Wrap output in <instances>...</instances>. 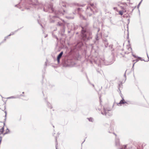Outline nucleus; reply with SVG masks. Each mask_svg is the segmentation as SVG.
Listing matches in <instances>:
<instances>
[{"label": "nucleus", "instance_id": "b1692460", "mask_svg": "<svg viewBox=\"0 0 149 149\" xmlns=\"http://www.w3.org/2000/svg\"><path fill=\"white\" fill-rule=\"evenodd\" d=\"M87 119L89 121L91 122H93V118L92 117L87 118Z\"/></svg>", "mask_w": 149, "mask_h": 149}, {"label": "nucleus", "instance_id": "69168bd1", "mask_svg": "<svg viewBox=\"0 0 149 149\" xmlns=\"http://www.w3.org/2000/svg\"><path fill=\"white\" fill-rule=\"evenodd\" d=\"M136 63V62H135L133 64V66H134V65Z\"/></svg>", "mask_w": 149, "mask_h": 149}, {"label": "nucleus", "instance_id": "412c9836", "mask_svg": "<svg viewBox=\"0 0 149 149\" xmlns=\"http://www.w3.org/2000/svg\"><path fill=\"white\" fill-rule=\"evenodd\" d=\"M10 132V130L8 128H7L6 130V131L4 133V135L7 134L9 133Z\"/></svg>", "mask_w": 149, "mask_h": 149}, {"label": "nucleus", "instance_id": "20e7f679", "mask_svg": "<svg viewBox=\"0 0 149 149\" xmlns=\"http://www.w3.org/2000/svg\"><path fill=\"white\" fill-rule=\"evenodd\" d=\"M113 63V62L112 61H111V62H107L104 60V58H103L100 61V63L98 64V65L99 67H101L102 64L107 65L111 64Z\"/></svg>", "mask_w": 149, "mask_h": 149}, {"label": "nucleus", "instance_id": "6ab92c4d", "mask_svg": "<svg viewBox=\"0 0 149 149\" xmlns=\"http://www.w3.org/2000/svg\"><path fill=\"white\" fill-rule=\"evenodd\" d=\"M5 118L4 119V122H3V125H5V122L6 121V117L7 113V111H5Z\"/></svg>", "mask_w": 149, "mask_h": 149}, {"label": "nucleus", "instance_id": "13d9d810", "mask_svg": "<svg viewBox=\"0 0 149 149\" xmlns=\"http://www.w3.org/2000/svg\"><path fill=\"white\" fill-rule=\"evenodd\" d=\"M146 145V144L145 143H143L142 145V146H145Z\"/></svg>", "mask_w": 149, "mask_h": 149}, {"label": "nucleus", "instance_id": "6e6d98bb", "mask_svg": "<svg viewBox=\"0 0 149 149\" xmlns=\"http://www.w3.org/2000/svg\"><path fill=\"white\" fill-rule=\"evenodd\" d=\"M135 61H136L135 62L136 63V62H138L139 61V60L138 59H136L135 60Z\"/></svg>", "mask_w": 149, "mask_h": 149}, {"label": "nucleus", "instance_id": "1a4fd4ad", "mask_svg": "<svg viewBox=\"0 0 149 149\" xmlns=\"http://www.w3.org/2000/svg\"><path fill=\"white\" fill-rule=\"evenodd\" d=\"M128 104V103L127 102L125 101V100L124 98H122V99L120 100V102L119 103H117V104L119 106V104Z\"/></svg>", "mask_w": 149, "mask_h": 149}, {"label": "nucleus", "instance_id": "0e129e2a", "mask_svg": "<svg viewBox=\"0 0 149 149\" xmlns=\"http://www.w3.org/2000/svg\"><path fill=\"white\" fill-rule=\"evenodd\" d=\"M134 8H133L132 9V11L131 12H132H132L133 11V10H134Z\"/></svg>", "mask_w": 149, "mask_h": 149}, {"label": "nucleus", "instance_id": "72a5a7b5", "mask_svg": "<svg viewBox=\"0 0 149 149\" xmlns=\"http://www.w3.org/2000/svg\"><path fill=\"white\" fill-rule=\"evenodd\" d=\"M130 19H127V22H128V24H127V27L128 28V24H129L130 23Z\"/></svg>", "mask_w": 149, "mask_h": 149}, {"label": "nucleus", "instance_id": "de8ad7c7", "mask_svg": "<svg viewBox=\"0 0 149 149\" xmlns=\"http://www.w3.org/2000/svg\"><path fill=\"white\" fill-rule=\"evenodd\" d=\"M8 36H8H6L5 37V38L6 39L8 38V37L9 36Z\"/></svg>", "mask_w": 149, "mask_h": 149}, {"label": "nucleus", "instance_id": "052dcab7", "mask_svg": "<svg viewBox=\"0 0 149 149\" xmlns=\"http://www.w3.org/2000/svg\"><path fill=\"white\" fill-rule=\"evenodd\" d=\"M89 9H90V10L91 11H93V10L92 9V8H89Z\"/></svg>", "mask_w": 149, "mask_h": 149}, {"label": "nucleus", "instance_id": "49530a36", "mask_svg": "<svg viewBox=\"0 0 149 149\" xmlns=\"http://www.w3.org/2000/svg\"><path fill=\"white\" fill-rule=\"evenodd\" d=\"M19 4H17L15 5V6L17 7H19Z\"/></svg>", "mask_w": 149, "mask_h": 149}, {"label": "nucleus", "instance_id": "393cba45", "mask_svg": "<svg viewBox=\"0 0 149 149\" xmlns=\"http://www.w3.org/2000/svg\"><path fill=\"white\" fill-rule=\"evenodd\" d=\"M118 13L119 15H122L123 14V11L122 10H120L118 11Z\"/></svg>", "mask_w": 149, "mask_h": 149}, {"label": "nucleus", "instance_id": "f03ea898", "mask_svg": "<svg viewBox=\"0 0 149 149\" xmlns=\"http://www.w3.org/2000/svg\"><path fill=\"white\" fill-rule=\"evenodd\" d=\"M62 64L63 67H72L75 64L72 60L68 59H62Z\"/></svg>", "mask_w": 149, "mask_h": 149}, {"label": "nucleus", "instance_id": "4c0bfd02", "mask_svg": "<svg viewBox=\"0 0 149 149\" xmlns=\"http://www.w3.org/2000/svg\"><path fill=\"white\" fill-rule=\"evenodd\" d=\"M113 9L114 10H115L116 11H118V10L116 7H113Z\"/></svg>", "mask_w": 149, "mask_h": 149}, {"label": "nucleus", "instance_id": "4468645a", "mask_svg": "<svg viewBox=\"0 0 149 149\" xmlns=\"http://www.w3.org/2000/svg\"><path fill=\"white\" fill-rule=\"evenodd\" d=\"M115 143L116 145V146H118L120 145V142L119 140L118 139H115Z\"/></svg>", "mask_w": 149, "mask_h": 149}, {"label": "nucleus", "instance_id": "a878e982", "mask_svg": "<svg viewBox=\"0 0 149 149\" xmlns=\"http://www.w3.org/2000/svg\"><path fill=\"white\" fill-rule=\"evenodd\" d=\"M123 18H126L130 17V15H129V14H128L127 15H123Z\"/></svg>", "mask_w": 149, "mask_h": 149}, {"label": "nucleus", "instance_id": "f257e3e1", "mask_svg": "<svg viewBox=\"0 0 149 149\" xmlns=\"http://www.w3.org/2000/svg\"><path fill=\"white\" fill-rule=\"evenodd\" d=\"M89 23L86 22L84 25H81V31L80 39L81 41L85 43L92 38V28L89 26Z\"/></svg>", "mask_w": 149, "mask_h": 149}, {"label": "nucleus", "instance_id": "2eb2a0df", "mask_svg": "<svg viewBox=\"0 0 149 149\" xmlns=\"http://www.w3.org/2000/svg\"><path fill=\"white\" fill-rule=\"evenodd\" d=\"M46 101L47 102V104L48 107L50 109H52V107L51 105V104L49 103L48 102H47V101Z\"/></svg>", "mask_w": 149, "mask_h": 149}, {"label": "nucleus", "instance_id": "4be33fe9", "mask_svg": "<svg viewBox=\"0 0 149 149\" xmlns=\"http://www.w3.org/2000/svg\"><path fill=\"white\" fill-rule=\"evenodd\" d=\"M86 77H87V80H88V82L90 84H91V85H92V86H93L94 87V85L93 84H92L91 83V82H90V81L89 80V79H88V77L87 76V74H86Z\"/></svg>", "mask_w": 149, "mask_h": 149}, {"label": "nucleus", "instance_id": "5701e85b", "mask_svg": "<svg viewBox=\"0 0 149 149\" xmlns=\"http://www.w3.org/2000/svg\"><path fill=\"white\" fill-rule=\"evenodd\" d=\"M81 10L82 8H78L77 9V11L79 15L80 14V13H79V12L81 11Z\"/></svg>", "mask_w": 149, "mask_h": 149}, {"label": "nucleus", "instance_id": "a19ab883", "mask_svg": "<svg viewBox=\"0 0 149 149\" xmlns=\"http://www.w3.org/2000/svg\"><path fill=\"white\" fill-rule=\"evenodd\" d=\"M112 46H113L112 45H109V47L110 48L112 49Z\"/></svg>", "mask_w": 149, "mask_h": 149}, {"label": "nucleus", "instance_id": "c03bdc74", "mask_svg": "<svg viewBox=\"0 0 149 149\" xmlns=\"http://www.w3.org/2000/svg\"><path fill=\"white\" fill-rule=\"evenodd\" d=\"M112 126V125H111V124H110V127H111V130H113V129L111 127Z\"/></svg>", "mask_w": 149, "mask_h": 149}, {"label": "nucleus", "instance_id": "5fc2aeb1", "mask_svg": "<svg viewBox=\"0 0 149 149\" xmlns=\"http://www.w3.org/2000/svg\"><path fill=\"white\" fill-rule=\"evenodd\" d=\"M6 38H4V39L2 41H4V42L5 41H6Z\"/></svg>", "mask_w": 149, "mask_h": 149}, {"label": "nucleus", "instance_id": "423d86ee", "mask_svg": "<svg viewBox=\"0 0 149 149\" xmlns=\"http://www.w3.org/2000/svg\"><path fill=\"white\" fill-rule=\"evenodd\" d=\"M133 146H132L129 145H123L122 147L118 149H130L132 148Z\"/></svg>", "mask_w": 149, "mask_h": 149}, {"label": "nucleus", "instance_id": "e2e57ef3", "mask_svg": "<svg viewBox=\"0 0 149 149\" xmlns=\"http://www.w3.org/2000/svg\"><path fill=\"white\" fill-rule=\"evenodd\" d=\"M129 12V10H127V14H128V12Z\"/></svg>", "mask_w": 149, "mask_h": 149}, {"label": "nucleus", "instance_id": "c9c22d12", "mask_svg": "<svg viewBox=\"0 0 149 149\" xmlns=\"http://www.w3.org/2000/svg\"><path fill=\"white\" fill-rule=\"evenodd\" d=\"M138 58H139L140 59V60L141 61H145V60L142 59L141 57H138Z\"/></svg>", "mask_w": 149, "mask_h": 149}, {"label": "nucleus", "instance_id": "4d7b16f0", "mask_svg": "<svg viewBox=\"0 0 149 149\" xmlns=\"http://www.w3.org/2000/svg\"><path fill=\"white\" fill-rule=\"evenodd\" d=\"M120 88H118V90H119V92H120V91H121L120 90Z\"/></svg>", "mask_w": 149, "mask_h": 149}, {"label": "nucleus", "instance_id": "c756f323", "mask_svg": "<svg viewBox=\"0 0 149 149\" xmlns=\"http://www.w3.org/2000/svg\"><path fill=\"white\" fill-rule=\"evenodd\" d=\"M143 0H141L140 2L139 3V4H138V5H137V8L139 9V7L141 4V3L142 1Z\"/></svg>", "mask_w": 149, "mask_h": 149}, {"label": "nucleus", "instance_id": "864d4df0", "mask_svg": "<svg viewBox=\"0 0 149 149\" xmlns=\"http://www.w3.org/2000/svg\"><path fill=\"white\" fill-rule=\"evenodd\" d=\"M134 66H132V70H134Z\"/></svg>", "mask_w": 149, "mask_h": 149}, {"label": "nucleus", "instance_id": "2f4dec72", "mask_svg": "<svg viewBox=\"0 0 149 149\" xmlns=\"http://www.w3.org/2000/svg\"><path fill=\"white\" fill-rule=\"evenodd\" d=\"M119 93L122 98H122H124V97H123V95L121 93V91H120V92H119Z\"/></svg>", "mask_w": 149, "mask_h": 149}, {"label": "nucleus", "instance_id": "a211bd4d", "mask_svg": "<svg viewBox=\"0 0 149 149\" xmlns=\"http://www.w3.org/2000/svg\"><path fill=\"white\" fill-rule=\"evenodd\" d=\"M49 5L48 6L47 8V9H45V8H44L43 9V10L44 12H48L50 8L49 7Z\"/></svg>", "mask_w": 149, "mask_h": 149}, {"label": "nucleus", "instance_id": "79ce46f5", "mask_svg": "<svg viewBox=\"0 0 149 149\" xmlns=\"http://www.w3.org/2000/svg\"><path fill=\"white\" fill-rule=\"evenodd\" d=\"M50 22L51 23H54V20H52V19H51L50 20Z\"/></svg>", "mask_w": 149, "mask_h": 149}, {"label": "nucleus", "instance_id": "9b49d317", "mask_svg": "<svg viewBox=\"0 0 149 149\" xmlns=\"http://www.w3.org/2000/svg\"><path fill=\"white\" fill-rule=\"evenodd\" d=\"M79 18L81 19L82 20H84L85 21H88V19L87 17H85L81 14H79Z\"/></svg>", "mask_w": 149, "mask_h": 149}, {"label": "nucleus", "instance_id": "cd10ccee", "mask_svg": "<svg viewBox=\"0 0 149 149\" xmlns=\"http://www.w3.org/2000/svg\"><path fill=\"white\" fill-rule=\"evenodd\" d=\"M131 52L132 53V56H133L135 58H138L139 56H136L134 54H133V52L132 51Z\"/></svg>", "mask_w": 149, "mask_h": 149}, {"label": "nucleus", "instance_id": "3c124183", "mask_svg": "<svg viewBox=\"0 0 149 149\" xmlns=\"http://www.w3.org/2000/svg\"><path fill=\"white\" fill-rule=\"evenodd\" d=\"M85 141V139L84 140V141H83V142L81 143V146H82V144L84 142V141Z\"/></svg>", "mask_w": 149, "mask_h": 149}, {"label": "nucleus", "instance_id": "ddd939ff", "mask_svg": "<svg viewBox=\"0 0 149 149\" xmlns=\"http://www.w3.org/2000/svg\"><path fill=\"white\" fill-rule=\"evenodd\" d=\"M101 113L102 115H105L106 116H107V109H105L104 108V111L103 112L102 111Z\"/></svg>", "mask_w": 149, "mask_h": 149}, {"label": "nucleus", "instance_id": "58836bf2", "mask_svg": "<svg viewBox=\"0 0 149 149\" xmlns=\"http://www.w3.org/2000/svg\"><path fill=\"white\" fill-rule=\"evenodd\" d=\"M126 70L125 71V72L124 73V76L125 78V80H126Z\"/></svg>", "mask_w": 149, "mask_h": 149}, {"label": "nucleus", "instance_id": "aec40b11", "mask_svg": "<svg viewBox=\"0 0 149 149\" xmlns=\"http://www.w3.org/2000/svg\"><path fill=\"white\" fill-rule=\"evenodd\" d=\"M52 35L53 38H56L57 40H58V37L56 35L54 34L53 32H52Z\"/></svg>", "mask_w": 149, "mask_h": 149}, {"label": "nucleus", "instance_id": "9d476101", "mask_svg": "<svg viewBox=\"0 0 149 149\" xmlns=\"http://www.w3.org/2000/svg\"><path fill=\"white\" fill-rule=\"evenodd\" d=\"M103 42L104 44L105 48H107L108 47L109 43L107 40L106 38H104L103 39Z\"/></svg>", "mask_w": 149, "mask_h": 149}, {"label": "nucleus", "instance_id": "774afa93", "mask_svg": "<svg viewBox=\"0 0 149 149\" xmlns=\"http://www.w3.org/2000/svg\"><path fill=\"white\" fill-rule=\"evenodd\" d=\"M100 97H99V99H100V100L101 101V98H100Z\"/></svg>", "mask_w": 149, "mask_h": 149}, {"label": "nucleus", "instance_id": "603ef678", "mask_svg": "<svg viewBox=\"0 0 149 149\" xmlns=\"http://www.w3.org/2000/svg\"><path fill=\"white\" fill-rule=\"evenodd\" d=\"M84 71V68H82V70H81V72H83Z\"/></svg>", "mask_w": 149, "mask_h": 149}, {"label": "nucleus", "instance_id": "bf43d9fd", "mask_svg": "<svg viewBox=\"0 0 149 149\" xmlns=\"http://www.w3.org/2000/svg\"><path fill=\"white\" fill-rule=\"evenodd\" d=\"M47 36H48V35L47 34L45 36V38H46V37H47Z\"/></svg>", "mask_w": 149, "mask_h": 149}, {"label": "nucleus", "instance_id": "e433bc0d", "mask_svg": "<svg viewBox=\"0 0 149 149\" xmlns=\"http://www.w3.org/2000/svg\"><path fill=\"white\" fill-rule=\"evenodd\" d=\"M146 54H147V57L148 58V60H147V61H145V62H148V61H149V57L148 55L147 52H146Z\"/></svg>", "mask_w": 149, "mask_h": 149}, {"label": "nucleus", "instance_id": "8fccbe9b", "mask_svg": "<svg viewBox=\"0 0 149 149\" xmlns=\"http://www.w3.org/2000/svg\"><path fill=\"white\" fill-rule=\"evenodd\" d=\"M132 12H131L129 13H128L127 14H129V15H132Z\"/></svg>", "mask_w": 149, "mask_h": 149}, {"label": "nucleus", "instance_id": "dca6fc26", "mask_svg": "<svg viewBox=\"0 0 149 149\" xmlns=\"http://www.w3.org/2000/svg\"><path fill=\"white\" fill-rule=\"evenodd\" d=\"M57 26H62V27H63V26H64V24L63 23H61L60 22H58L57 24Z\"/></svg>", "mask_w": 149, "mask_h": 149}, {"label": "nucleus", "instance_id": "bb28decb", "mask_svg": "<svg viewBox=\"0 0 149 149\" xmlns=\"http://www.w3.org/2000/svg\"><path fill=\"white\" fill-rule=\"evenodd\" d=\"M107 116H111L112 115L111 114L109 113V111L110 110H107Z\"/></svg>", "mask_w": 149, "mask_h": 149}, {"label": "nucleus", "instance_id": "f704fd0d", "mask_svg": "<svg viewBox=\"0 0 149 149\" xmlns=\"http://www.w3.org/2000/svg\"><path fill=\"white\" fill-rule=\"evenodd\" d=\"M128 44H129V45L130 46V47H129L128 49H129V48H130L132 50V48L130 46V41L129 40H128Z\"/></svg>", "mask_w": 149, "mask_h": 149}, {"label": "nucleus", "instance_id": "a18cd8bd", "mask_svg": "<svg viewBox=\"0 0 149 149\" xmlns=\"http://www.w3.org/2000/svg\"><path fill=\"white\" fill-rule=\"evenodd\" d=\"M127 39H128L129 38V32H128V33H127Z\"/></svg>", "mask_w": 149, "mask_h": 149}, {"label": "nucleus", "instance_id": "ea45409f", "mask_svg": "<svg viewBox=\"0 0 149 149\" xmlns=\"http://www.w3.org/2000/svg\"><path fill=\"white\" fill-rule=\"evenodd\" d=\"M122 10L123 11V13L126 12L127 13V10L125 9H124V10Z\"/></svg>", "mask_w": 149, "mask_h": 149}, {"label": "nucleus", "instance_id": "f3484780", "mask_svg": "<svg viewBox=\"0 0 149 149\" xmlns=\"http://www.w3.org/2000/svg\"><path fill=\"white\" fill-rule=\"evenodd\" d=\"M5 125H3V126L0 129V135L3 134V132L4 131V126Z\"/></svg>", "mask_w": 149, "mask_h": 149}, {"label": "nucleus", "instance_id": "7ed1b4c3", "mask_svg": "<svg viewBox=\"0 0 149 149\" xmlns=\"http://www.w3.org/2000/svg\"><path fill=\"white\" fill-rule=\"evenodd\" d=\"M49 7L50 8V9L52 11V13H54L55 15L54 16H53L52 17L53 18H58L59 17V16L61 15H62L63 14L62 13L59 11H56L53 8V5L52 3H51L49 4Z\"/></svg>", "mask_w": 149, "mask_h": 149}, {"label": "nucleus", "instance_id": "39448f33", "mask_svg": "<svg viewBox=\"0 0 149 149\" xmlns=\"http://www.w3.org/2000/svg\"><path fill=\"white\" fill-rule=\"evenodd\" d=\"M63 51H61L60 53L57 55V61L58 64H59L60 63V59L63 55Z\"/></svg>", "mask_w": 149, "mask_h": 149}, {"label": "nucleus", "instance_id": "6e6552de", "mask_svg": "<svg viewBox=\"0 0 149 149\" xmlns=\"http://www.w3.org/2000/svg\"><path fill=\"white\" fill-rule=\"evenodd\" d=\"M21 96L24 97V95H17L16 96H11L10 97L7 98V99H12V98H20Z\"/></svg>", "mask_w": 149, "mask_h": 149}, {"label": "nucleus", "instance_id": "0eeeda50", "mask_svg": "<svg viewBox=\"0 0 149 149\" xmlns=\"http://www.w3.org/2000/svg\"><path fill=\"white\" fill-rule=\"evenodd\" d=\"M65 29L64 26H63L61 29V31L59 32V35L61 36H65V34H64Z\"/></svg>", "mask_w": 149, "mask_h": 149}, {"label": "nucleus", "instance_id": "f8f14e48", "mask_svg": "<svg viewBox=\"0 0 149 149\" xmlns=\"http://www.w3.org/2000/svg\"><path fill=\"white\" fill-rule=\"evenodd\" d=\"M47 59L46 61L45 62V64L44 65V70H43L42 71V78H43L44 77V74H45V67L47 66Z\"/></svg>", "mask_w": 149, "mask_h": 149}, {"label": "nucleus", "instance_id": "09e8293b", "mask_svg": "<svg viewBox=\"0 0 149 149\" xmlns=\"http://www.w3.org/2000/svg\"><path fill=\"white\" fill-rule=\"evenodd\" d=\"M121 9H122L123 10L124 9V7L123 6H121Z\"/></svg>", "mask_w": 149, "mask_h": 149}, {"label": "nucleus", "instance_id": "680f3d73", "mask_svg": "<svg viewBox=\"0 0 149 149\" xmlns=\"http://www.w3.org/2000/svg\"><path fill=\"white\" fill-rule=\"evenodd\" d=\"M3 42H4V41H2L1 43H0V45H1V44H2Z\"/></svg>", "mask_w": 149, "mask_h": 149}, {"label": "nucleus", "instance_id": "338daca9", "mask_svg": "<svg viewBox=\"0 0 149 149\" xmlns=\"http://www.w3.org/2000/svg\"><path fill=\"white\" fill-rule=\"evenodd\" d=\"M97 38H98V37H97L96 38L97 40H98V39Z\"/></svg>", "mask_w": 149, "mask_h": 149}, {"label": "nucleus", "instance_id": "c85d7f7f", "mask_svg": "<svg viewBox=\"0 0 149 149\" xmlns=\"http://www.w3.org/2000/svg\"><path fill=\"white\" fill-rule=\"evenodd\" d=\"M16 32H15V31L14 32H11L10 34L8 35V36H11V35H14Z\"/></svg>", "mask_w": 149, "mask_h": 149}, {"label": "nucleus", "instance_id": "37998d69", "mask_svg": "<svg viewBox=\"0 0 149 149\" xmlns=\"http://www.w3.org/2000/svg\"><path fill=\"white\" fill-rule=\"evenodd\" d=\"M21 28H19V29H18L17 30L15 31V32H17L19 30H20Z\"/></svg>", "mask_w": 149, "mask_h": 149}, {"label": "nucleus", "instance_id": "7c9ffc66", "mask_svg": "<svg viewBox=\"0 0 149 149\" xmlns=\"http://www.w3.org/2000/svg\"><path fill=\"white\" fill-rule=\"evenodd\" d=\"M122 86V82H121L120 83L118 84V88H120Z\"/></svg>", "mask_w": 149, "mask_h": 149}, {"label": "nucleus", "instance_id": "473e14b6", "mask_svg": "<svg viewBox=\"0 0 149 149\" xmlns=\"http://www.w3.org/2000/svg\"><path fill=\"white\" fill-rule=\"evenodd\" d=\"M55 141L56 143L57 142V137H55ZM57 145V143H56V149H57V146H56V145Z\"/></svg>", "mask_w": 149, "mask_h": 149}]
</instances>
